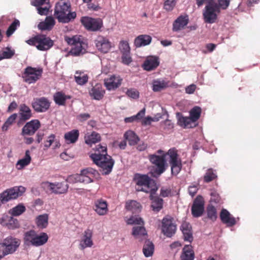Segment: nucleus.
Listing matches in <instances>:
<instances>
[{
    "instance_id": "f257e3e1",
    "label": "nucleus",
    "mask_w": 260,
    "mask_h": 260,
    "mask_svg": "<svg viewBox=\"0 0 260 260\" xmlns=\"http://www.w3.org/2000/svg\"><path fill=\"white\" fill-rule=\"evenodd\" d=\"M93 162L101 168L105 174H109L113 168L114 161L112 157L107 154L106 145H98L95 148V152L90 155Z\"/></svg>"
},
{
    "instance_id": "f03ea898",
    "label": "nucleus",
    "mask_w": 260,
    "mask_h": 260,
    "mask_svg": "<svg viewBox=\"0 0 260 260\" xmlns=\"http://www.w3.org/2000/svg\"><path fill=\"white\" fill-rule=\"evenodd\" d=\"M70 9L69 0H60L55 5L54 16L59 22L68 23L76 17V12H71Z\"/></svg>"
},
{
    "instance_id": "7ed1b4c3",
    "label": "nucleus",
    "mask_w": 260,
    "mask_h": 260,
    "mask_svg": "<svg viewBox=\"0 0 260 260\" xmlns=\"http://www.w3.org/2000/svg\"><path fill=\"white\" fill-rule=\"evenodd\" d=\"M148 159L153 165L150 172L152 177H158L165 172L168 166L165 154L161 155L150 154L148 156Z\"/></svg>"
},
{
    "instance_id": "20e7f679",
    "label": "nucleus",
    "mask_w": 260,
    "mask_h": 260,
    "mask_svg": "<svg viewBox=\"0 0 260 260\" xmlns=\"http://www.w3.org/2000/svg\"><path fill=\"white\" fill-rule=\"evenodd\" d=\"M48 238V236L46 233L42 232L38 234L35 231L30 230L25 233L24 241L27 245L39 247L46 244Z\"/></svg>"
},
{
    "instance_id": "39448f33",
    "label": "nucleus",
    "mask_w": 260,
    "mask_h": 260,
    "mask_svg": "<svg viewBox=\"0 0 260 260\" xmlns=\"http://www.w3.org/2000/svg\"><path fill=\"white\" fill-rule=\"evenodd\" d=\"M26 42L29 45L35 46L40 51H47L54 45L53 41L50 37L43 34L37 35Z\"/></svg>"
},
{
    "instance_id": "423d86ee",
    "label": "nucleus",
    "mask_w": 260,
    "mask_h": 260,
    "mask_svg": "<svg viewBox=\"0 0 260 260\" xmlns=\"http://www.w3.org/2000/svg\"><path fill=\"white\" fill-rule=\"evenodd\" d=\"M164 154L165 157L168 156L172 174L177 176L180 172L182 168V160L178 153V150L175 148H172Z\"/></svg>"
},
{
    "instance_id": "0eeeda50",
    "label": "nucleus",
    "mask_w": 260,
    "mask_h": 260,
    "mask_svg": "<svg viewBox=\"0 0 260 260\" xmlns=\"http://www.w3.org/2000/svg\"><path fill=\"white\" fill-rule=\"evenodd\" d=\"M220 13V9L217 6V3L213 0H208L203 13L205 22L209 24L215 23Z\"/></svg>"
},
{
    "instance_id": "6e6552de",
    "label": "nucleus",
    "mask_w": 260,
    "mask_h": 260,
    "mask_svg": "<svg viewBox=\"0 0 260 260\" xmlns=\"http://www.w3.org/2000/svg\"><path fill=\"white\" fill-rule=\"evenodd\" d=\"M65 41L70 45H72L70 53L73 56H79L85 53L86 50L84 47L85 44L82 41H80V38L75 36L71 38L65 37Z\"/></svg>"
},
{
    "instance_id": "1a4fd4ad",
    "label": "nucleus",
    "mask_w": 260,
    "mask_h": 260,
    "mask_svg": "<svg viewBox=\"0 0 260 260\" xmlns=\"http://www.w3.org/2000/svg\"><path fill=\"white\" fill-rule=\"evenodd\" d=\"M42 72V69L27 67L24 69L22 77L27 83H35L41 77Z\"/></svg>"
},
{
    "instance_id": "9d476101",
    "label": "nucleus",
    "mask_w": 260,
    "mask_h": 260,
    "mask_svg": "<svg viewBox=\"0 0 260 260\" xmlns=\"http://www.w3.org/2000/svg\"><path fill=\"white\" fill-rule=\"evenodd\" d=\"M177 225L173 217L166 216L162 220L161 232L167 237L171 238L176 233Z\"/></svg>"
},
{
    "instance_id": "9b49d317",
    "label": "nucleus",
    "mask_w": 260,
    "mask_h": 260,
    "mask_svg": "<svg viewBox=\"0 0 260 260\" xmlns=\"http://www.w3.org/2000/svg\"><path fill=\"white\" fill-rule=\"evenodd\" d=\"M25 191V188L22 186H15L2 192L1 195V201L3 203H7L9 201L16 199L18 197L22 195Z\"/></svg>"
},
{
    "instance_id": "f8f14e48",
    "label": "nucleus",
    "mask_w": 260,
    "mask_h": 260,
    "mask_svg": "<svg viewBox=\"0 0 260 260\" xmlns=\"http://www.w3.org/2000/svg\"><path fill=\"white\" fill-rule=\"evenodd\" d=\"M81 22L88 30L96 31L99 30L103 26L101 18H93L88 16H84L81 18Z\"/></svg>"
},
{
    "instance_id": "ddd939ff",
    "label": "nucleus",
    "mask_w": 260,
    "mask_h": 260,
    "mask_svg": "<svg viewBox=\"0 0 260 260\" xmlns=\"http://www.w3.org/2000/svg\"><path fill=\"white\" fill-rule=\"evenodd\" d=\"M134 180L136 182V184L139 186L138 188H136L137 191H144L147 193L150 191L149 188L151 179L147 175L136 174L134 175Z\"/></svg>"
},
{
    "instance_id": "4468645a",
    "label": "nucleus",
    "mask_w": 260,
    "mask_h": 260,
    "mask_svg": "<svg viewBox=\"0 0 260 260\" xmlns=\"http://www.w3.org/2000/svg\"><path fill=\"white\" fill-rule=\"evenodd\" d=\"M97 172L92 169L87 168L81 171L80 174H77L74 177H72L71 179L74 178L76 182H80L84 183H89L93 181Z\"/></svg>"
},
{
    "instance_id": "2eb2a0df",
    "label": "nucleus",
    "mask_w": 260,
    "mask_h": 260,
    "mask_svg": "<svg viewBox=\"0 0 260 260\" xmlns=\"http://www.w3.org/2000/svg\"><path fill=\"white\" fill-rule=\"evenodd\" d=\"M205 201L203 197L198 195L193 202L191 206V214L194 217H199L201 216L205 209Z\"/></svg>"
},
{
    "instance_id": "dca6fc26",
    "label": "nucleus",
    "mask_w": 260,
    "mask_h": 260,
    "mask_svg": "<svg viewBox=\"0 0 260 260\" xmlns=\"http://www.w3.org/2000/svg\"><path fill=\"white\" fill-rule=\"evenodd\" d=\"M34 110L37 112L42 113L47 111L50 107V102L45 97L36 98L31 104Z\"/></svg>"
},
{
    "instance_id": "f3484780",
    "label": "nucleus",
    "mask_w": 260,
    "mask_h": 260,
    "mask_svg": "<svg viewBox=\"0 0 260 260\" xmlns=\"http://www.w3.org/2000/svg\"><path fill=\"white\" fill-rule=\"evenodd\" d=\"M96 49L102 53H106L111 47V43L107 38L99 36L94 41Z\"/></svg>"
},
{
    "instance_id": "a211bd4d",
    "label": "nucleus",
    "mask_w": 260,
    "mask_h": 260,
    "mask_svg": "<svg viewBox=\"0 0 260 260\" xmlns=\"http://www.w3.org/2000/svg\"><path fill=\"white\" fill-rule=\"evenodd\" d=\"M40 122L37 120H32L27 122L22 129L23 135H33L36 132L40 127Z\"/></svg>"
},
{
    "instance_id": "6ab92c4d",
    "label": "nucleus",
    "mask_w": 260,
    "mask_h": 260,
    "mask_svg": "<svg viewBox=\"0 0 260 260\" xmlns=\"http://www.w3.org/2000/svg\"><path fill=\"white\" fill-rule=\"evenodd\" d=\"M121 81L122 79L119 76L111 75L110 77L105 79L104 84L108 90H114L121 85Z\"/></svg>"
},
{
    "instance_id": "aec40b11",
    "label": "nucleus",
    "mask_w": 260,
    "mask_h": 260,
    "mask_svg": "<svg viewBox=\"0 0 260 260\" xmlns=\"http://www.w3.org/2000/svg\"><path fill=\"white\" fill-rule=\"evenodd\" d=\"M189 22L187 15L179 16L173 22L172 30L175 32L178 31L184 28Z\"/></svg>"
},
{
    "instance_id": "412c9836",
    "label": "nucleus",
    "mask_w": 260,
    "mask_h": 260,
    "mask_svg": "<svg viewBox=\"0 0 260 260\" xmlns=\"http://www.w3.org/2000/svg\"><path fill=\"white\" fill-rule=\"evenodd\" d=\"M221 222L228 226H233L236 223V220L230 212L225 209H222L220 213Z\"/></svg>"
},
{
    "instance_id": "4be33fe9",
    "label": "nucleus",
    "mask_w": 260,
    "mask_h": 260,
    "mask_svg": "<svg viewBox=\"0 0 260 260\" xmlns=\"http://www.w3.org/2000/svg\"><path fill=\"white\" fill-rule=\"evenodd\" d=\"M180 230L182 232L184 240L191 243L193 238L192 228L190 223L186 221L183 222L180 226Z\"/></svg>"
},
{
    "instance_id": "5701e85b",
    "label": "nucleus",
    "mask_w": 260,
    "mask_h": 260,
    "mask_svg": "<svg viewBox=\"0 0 260 260\" xmlns=\"http://www.w3.org/2000/svg\"><path fill=\"white\" fill-rule=\"evenodd\" d=\"M1 223L10 230H14L19 227L18 220L9 215H4L2 217Z\"/></svg>"
},
{
    "instance_id": "b1692460",
    "label": "nucleus",
    "mask_w": 260,
    "mask_h": 260,
    "mask_svg": "<svg viewBox=\"0 0 260 260\" xmlns=\"http://www.w3.org/2000/svg\"><path fill=\"white\" fill-rule=\"evenodd\" d=\"M105 93V90L103 88L101 84H96L89 91L90 96L94 100H101Z\"/></svg>"
},
{
    "instance_id": "393cba45",
    "label": "nucleus",
    "mask_w": 260,
    "mask_h": 260,
    "mask_svg": "<svg viewBox=\"0 0 260 260\" xmlns=\"http://www.w3.org/2000/svg\"><path fill=\"white\" fill-rule=\"evenodd\" d=\"M94 210L100 215H104L108 212V205L106 201L99 199L94 202Z\"/></svg>"
},
{
    "instance_id": "a878e982",
    "label": "nucleus",
    "mask_w": 260,
    "mask_h": 260,
    "mask_svg": "<svg viewBox=\"0 0 260 260\" xmlns=\"http://www.w3.org/2000/svg\"><path fill=\"white\" fill-rule=\"evenodd\" d=\"M159 64L158 58L156 56H150L144 61V69L150 71L156 69Z\"/></svg>"
},
{
    "instance_id": "bb28decb",
    "label": "nucleus",
    "mask_w": 260,
    "mask_h": 260,
    "mask_svg": "<svg viewBox=\"0 0 260 260\" xmlns=\"http://www.w3.org/2000/svg\"><path fill=\"white\" fill-rule=\"evenodd\" d=\"M92 232L91 230L88 229L84 231L83 239L80 244L82 249L87 247H90L92 246Z\"/></svg>"
},
{
    "instance_id": "cd10ccee",
    "label": "nucleus",
    "mask_w": 260,
    "mask_h": 260,
    "mask_svg": "<svg viewBox=\"0 0 260 260\" xmlns=\"http://www.w3.org/2000/svg\"><path fill=\"white\" fill-rule=\"evenodd\" d=\"M152 38L147 35H141L136 37L134 41V45L137 48L147 46L150 44Z\"/></svg>"
},
{
    "instance_id": "c85d7f7f",
    "label": "nucleus",
    "mask_w": 260,
    "mask_h": 260,
    "mask_svg": "<svg viewBox=\"0 0 260 260\" xmlns=\"http://www.w3.org/2000/svg\"><path fill=\"white\" fill-rule=\"evenodd\" d=\"M178 124L183 128H191L195 126L194 121L189 117H184L181 114L177 113Z\"/></svg>"
},
{
    "instance_id": "c756f323",
    "label": "nucleus",
    "mask_w": 260,
    "mask_h": 260,
    "mask_svg": "<svg viewBox=\"0 0 260 260\" xmlns=\"http://www.w3.org/2000/svg\"><path fill=\"white\" fill-rule=\"evenodd\" d=\"M71 98V95H66L62 91H57L53 95L54 101L58 106H64L66 101Z\"/></svg>"
},
{
    "instance_id": "7c9ffc66",
    "label": "nucleus",
    "mask_w": 260,
    "mask_h": 260,
    "mask_svg": "<svg viewBox=\"0 0 260 260\" xmlns=\"http://www.w3.org/2000/svg\"><path fill=\"white\" fill-rule=\"evenodd\" d=\"M19 114L21 121H26L32 116V112L30 108L25 104H21L19 107Z\"/></svg>"
},
{
    "instance_id": "2f4dec72",
    "label": "nucleus",
    "mask_w": 260,
    "mask_h": 260,
    "mask_svg": "<svg viewBox=\"0 0 260 260\" xmlns=\"http://www.w3.org/2000/svg\"><path fill=\"white\" fill-rule=\"evenodd\" d=\"M181 258V260H193L194 254L191 245H186L184 247Z\"/></svg>"
},
{
    "instance_id": "473e14b6",
    "label": "nucleus",
    "mask_w": 260,
    "mask_h": 260,
    "mask_svg": "<svg viewBox=\"0 0 260 260\" xmlns=\"http://www.w3.org/2000/svg\"><path fill=\"white\" fill-rule=\"evenodd\" d=\"M152 200L151 207L152 210L155 212H159L163 207V200L158 197H153L152 194L150 196Z\"/></svg>"
},
{
    "instance_id": "72a5a7b5",
    "label": "nucleus",
    "mask_w": 260,
    "mask_h": 260,
    "mask_svg": "<svg viewBox=\"0 0 260 260\" xmlns=\"http://www.w3.org/2000/svg\"><path fill=\"white\" fill-rule=\"evenodd\" d=\"M79 132L77 129L72 130L64 134V137L68 144L75 143L78 139Z\"/></svg>"
},
{
    "instance_id": "f704fd0d",
    "label": "nucleus",
    "mask_w": 260,
    "mask_h": 260,
    "mask_svg": "<svg viewBox=\"0 0 260 260\" xmlns=\"http://www.w3.org/2000/svg\"><path fill=\"white\" fill-rule=\"evenodd\" d=\"M124 137L128 142V144L131 146L136 145L140 140L139 137L132 131L126 132L124 135Z\"/></svg>"
},
{
    "instance_id": "c9c22d12",
    "label": "nucleus",
    "mask_w": 260,
    "mask_h": 260,
    "mask_svg": "<svg viewBox=\"0 0 260 260\" xmlns=\"http://www.w3.org/2000/svg\"><path fill=\"white\" fill-rule=\"evenodd\" d=\"M55 24V21L51 16L47 17L44 22H40L38 27L41 30H50Z\"/></svg>"
},
{
    "instance_id": "e433bc0d",
    "label": "nucleus",
    "mask_w": 260,
    "mask_h": 260,
    "mask_svg": "<svg viewBox=\"0 0 260 260\" xmlns=\"http://www.w3.org/2000/svg\"><path fill=\"white\" fill-rule=\"evenodd\" d=\"M125 208L127 210L131 211L133 214L138 213L141 211V206L137 201L132 200L126 203Z\"/></svg>"
},
{
    "instance_id": "4c0bfd02",
    "label": "nucleus",
    "mask_w": 260,
    "mask_h": 260,
    "mask_svg": "<svg viewBox=\"0 0 260 260\" xmlns=\"http://www.w3.org/2000/svg\"><path fill=\"white\" fill-rule=\"evenodd\" d=\"M154 250V246L153 243L148 240H146L143 248V252L144 255L146 257L152 256L153 254Z\"/></svg>"
},
{
    "instance_id": "58836bf2",
    "label": "nucleus",
    "mask_w": 260,
    "mask_h": 260,
    "mask_svg": "<svg viewBox=\"0 0 260 260\" xmlns=\"http://www.w3.org/2000/svg\"><path fill=\"white\" fill-rule=\"evenodd\" d=\"M75 80L78 84L82 85L88 82V76L83 72L77 71L75 73Z\"/></svg>"
},
{
    "instance_id": "ea45409f",
    "label": "nucleus",
    "mask_w": 260,
    "mask_h": 260,
    "mask_svg": "<svg viewBox=\"0 0 260 260\" xmlns=\"http://www.w3.org/2000/svg\"><path fill=\"white\" fill-rule=\"evenodd\" d=\"M54 189L53 193L56 194H61L66 193L69 188L68 184L67 182H57L54 183Z\"/></svg>"
},
{
    "instance_id": "a19ab883",
    "label": "nucleus",
    "mask_w": 260,
    "mask_h": 260,
    "mask_svg": "<svg viewBox=\"0 0 260 260\" xmlns=\"http://www.w3.org/2000/svg\"><path fill=\"white\" fill-rule=\"evenodd\" d=\"M101 141V136L99 134L93 132L90 135L85 137V143L89 145L95 144Z\"/></svg>"
},
{
    "instance_id": "79ce46f5",
    "label": "nucleus",
    "mask_w": 260,
    "mask_h": 260,
    "mask_svg": "<svg viewBox=\"0 0 260 260\" xmlns=\"http://www.w3.org/2000/svg\"><path fill=\"white\" fill-rule=\"evenodd\" d=\"M36 224L40 229L46 228L48 224V216L46 214L40 215L36 218Z\"/></svg>"
},
{
    "instance_id": "37998d69",
    "label": "nucleus",
    "mask_w": 260,
    "mask_h": 260,
    "mask_svg": "<svg viewBox=\"0 0 260 260\" xmlns=\"http://www.w3.org/2000/svg\"><path fill=\"white\" fill-rule=\"evenodd\" d=\"M206 211L207 217L209 219L212 221L216 220L217 218V210L216 208L211 203L207 207Z\"/></svg>"
},
{
    "instance_id": "c03bdc74",
    "label": "nucleus",
    "mask_w": 260,
    "mask_h": 260,
    "mask_svg": "<svg viewBox=\"0 0 260 260\" xmlns=\"http://www.w3.org/2000/svg\"><path fill=\"white\" fill-rule=\"evenodd\" d=\"M144 225H139L135 226L133 228L132 235L137 239L139 238L142 236L147 235V233Z\"/></svg>"
},
{
    "instance_id": "a18cd8bd",
    "label": "nucleus",
    "mask_w": 260,
    "mask_h": 260,
    "mask_svg": "<svg viewBox=\"0 0 260 260\" xmlns=\"http://www.w3.org/2000/svg\"><path fill=\"white\" fill-rule=\"evenodd\" d=\"M31 161V157L30 155V151L28 150H27L25 153L24 157L19 160L17 163V166H20V168H18L19 169H22L25 166L29 165Z\"/></svg>"
},
{
    "instance_id": "49530a36",
    "label": "nucleus",
    "mask_w": 260,
    "mask_h": 260,
    "mask_svg": "<svg viewBox=\"0 0 260 260\" xmlns=\"http://www.w3.org/2000/svg\"><path fill=\"white\" fill-rule=\"evenodd\" d=\"M168 86V83L164 80H156L153 82L152 89L154 91H159Z\"/></svg>"
},
{
    "instance_id": "de8ad7c7",
    "label": "nucleus",
    "mask_w": 260,
    "mask_h": 260,
    "mask_svg": "<svg viewBox=\"0 0 260 260\" xmlns=\"http://www.w3.org/2000/svg\"><path fill=\"white\" fill-rule=\"evenodd\" d=\"M25 210L26 209L24 206L21 204H19L10 209L9 213L11 216H17L21 215L25 212Z\"/></svg>"
},
{
    "instance_id": "09e8293b",
    "label": "nucleus",
    "mask_w": 260,
    "mask_h": 260,
    "mask_svg": "<svg viewBox=\"0 0 260 260\" xmlns=\"http://www.w3.org/2000/svg\"><path fill=\"white\" fill-rule=\"evenodd\" d=\"M14 50H12L9 47H6L0 52V60L3 59L11 58L14 55Z\"/></svg>"
},
{
    "instance_id": "8fccbe9b",
    "label": "nucleus",
    "mask_w": 260,
    "mask_h": 260,
    "mask_svg": "<svg viewBox=\"0 0 260 260\" xmlns=\"http://www.w3.org/2000/svg\"><path fill=\"white\" fill-rule=\"evenodd\" d=\"M17 117L16 113L11 115L8 117L6 122L3 124L2 128L3 132L7 131L9 127L15 122Z\"/></svg>"
},
{
    "instance_id": "3c124183",
    "label": "nucleus",
    "mask_w": 260,
    "mask_h": 260,
    "mask_svg": "<svg viewBox=\"0 0 260 260\" xmlns=\"http://www.w3.org/2000/svg\"><path fill=\"white\" fill-rule=\"evenodd\" d=\"M201 113V109L200 107L196 106L193 107L190 111V117L191 119L196 122L200 117Z\"/></svg>"
},
{
    "instance_id": "603ef678",
    "label": "nucleus",
    "mask_w": 260,
    "mask_h": 260,
    "mask_svg": "<svg viewBox=\"0 0 260 260\" xmlns=\"http://www.w3.org/2000/svg\"><path fill=\"white\" fill-rule=\"evenodd\" d=\"M127 224L144 225L142 218L138 216H132L126 221Z\"/></svg>"
},
{
    "instance_id": "864d4df0",
    "label": "nucleus",
    "mask_w": 260,
    "mask_h": 260,
    "mask_svg": "<svg viewBox=\"0 0 260 260\" xmlns=\"http://www.w3.org/2000/svg\"><path fill=\"white\" fill-rule=\"evenodd\" d=\"M217 175L212 169H208L204 176V182L209 183L217 178Z\"/></svg>"
},
{
    "instance_id": "5fc2aeb1",
    "label": "nucleus",
    "mask_w": 260,
    "mask_h": 260,
    "mask_svg": "<svg viewBox=\"0 0 260 260\" xmlns=\"http://www.w3.org/2000/svg\"><path fill=\"white\" fill-rule=\"evenodd\" d=\"M19 26V21L18 19H15L12 23L9 26L6 31L7 36L8 37L11 36Z\"/></svg>"
},
{
    "instance_id": "6e6d98bb",
    "label": "nucleus",
    "mask_w": 260,
    "mask_h": 260,
    "mask_svg": "<svg viewBox=\"0 0 260 260\" xmlns=\"http://www.w3.org/2000/svg\"><path fill=\"white\" fill-rule=\"evenodd\" d=\"M176 5V0H166L164 4V9L167 11H171Z\"/></svg>"
},
{
    "instance_id": "4d7b16f0",
    "label": "nucleus",
    "mask_w": 260,
    "mask_h": 260,
    "mask_svg": "<svg viewBox=\"0 0 260 260\" xmlns=\"http://www.w3.org/2000/svg\"><path fill=\"white\" fill-rule=\"evenodd\" d=\"M42 187L46 191V192L51 193H53L54 189V183L49 182H44L42 183Z\"/></svg>"
},
{
    "instance_id": "13d9d810",
    "label": "nucleus",
    "mask_w": 260,
    "mask_h": 260,
    "mask_svg": "<svg viewBox=\"0 0 260 260\" xmlns=\"http://www.w3.org/2000/svg\"><path fill=\"white\" fill-rule=\"evenodd\" d=\"M161 128L167 132L172 130L174 127V124L171 120L166 119L161 122Z\"/></svg>"
},
{
    "instance_id": "bf43d9fd",
    "label": "nucleus",
    "mask_w": 260,
    "mask_h": 260,
    "mask_svg": "<svg viewBox=\"0 0 260 260\" xmlns=\"http://www.w3.org/2000/svg\"><path fill=\"white\" fill-rule=\"evenodd\" d=\"M119 49L122 53H130V47L127 41H122L120 42Z\"/></svg>"
},
{
    "instance_id": "052dcab7",
    "label": "nucleus",
    "mask_w": 260,
    "mask_h": 260,
    "mask_svg": "<svg viewBox=\"0 0 260 260\" xmlns=\"http://www.w3.org/2000/svg\"><path fill=\"white\" fill-rule=\"evenodd\" d=\"M55 138V136L54 134H51L47 137V140L44 142V149H47L50 147L54 141Z\"/></svg>"
},
{
    "instance_id": "680f3d73",
    "label": "nucleus",
    "mask_w": 260,
    "mask_h": 260,
    "mask_svg": "<svg viewBox=\"0 0 260 260\" xmlns=\"http://www.w3.org/2000/svg\"><path fill=\"white\" fill-rule=\"evenodd\" d=\"M37 8L38 12L41 15H47L49 8L50 5L49 3H47L46 6L44 7L42 6L36 7Z\"/></svg>"
},
{
    "instance_id": "e2e57ef3",
    "label": "nucleus",
    "mask_w": 260,
    "mask_h": 260,
    "mask_svg": "<svg viewBox=\"0 0 260 260\" xmlns=\"http://www.w3.org/2000/svg\"><path fill=\"white\" fill-rule=\"evenodd\" d=\"M231 0H217V6L220 9L225 10L230 5Z\"/></svg>"
},
{
    "instance_id": "0e129e2a",
    "label": "nucleus",
    "mask_w": 260,
    "mask_h": 260,
    "mask_svg": "<svg viewBox=\"0 0 260 260\" xmlns=\"http://www.w3.org/2000/svg\"><path fill=\"white\" fill-rule=\"evenodd\" d=\"M126 94L130 98H132L134 99H136L139 98V92L135 89H128L126 92Z\"/></svg>"
},
{
    "instance_id": "69168bd1",
    "label": "nucleus",
    "mask_w": 260,
    "mask_h": 260,
    "mask_svg": "<svg viewBox=\"0 0 260 260\" xmlns=\"http://www.w3.org/2000/svg\"><path fill=\"white\" fill-rule=\"evenodd\" d=\"M122 62L125 64H128L130 63L132 60L130 56L129 53H122Z\"/></svg>"
},
{
    "instance_id": "338daca9",
    "label": "nucleus",
    "mask_w": 260,
    "mask_h": 260,
    "mask_svg": "<svg viewBox=\"0 0 260 260\" xmlns=\"http://www.w3.org/2000/svg\"><path fill=\"white\" fill-rule=\"evenodd\" d=\"M211 199H210V203H218L220 202V198L218 194H217L216 192H212L211 193Z\"/></svg>"
},
{
    "instance_id": "774afa93",
    "label": "nucleus",
    "mask_w": 260,
    "mask_h": 260,
    "mask_svg": "<svg viewBox=\"0 0 260 260\" xmlns=\"http://www.w3.org/2000/svg\"><path fill=\"white\" fill-rule=\"evenodd\" d=\"M90 117V115L88 113H81L77 116V119L80 122H83Z\"/></svg>"
}]
</instances>
